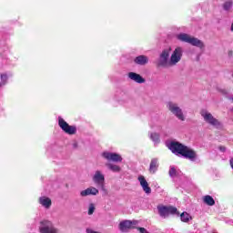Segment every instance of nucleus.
Listing matches in <instances>:
<instances>
[{
    "mask_svg": "<svg viewBox=\"0 0 233 233\" xmlns=\"http://www.w3.org/2000/svg\"><path fill=\"white\" fill-rule=\"evenodd\" d=\"M167 147L176 156H182V157L189 159V161H196L198 157L196 151L179 142L172 141L167 144Z\"/></svg>",
    "mask_w": 233,
    "mask_h": 233,
    "instance_id": "f257e3e1",
    "label": "nucleus"
},
{
    "mask_svg": "<svg viewBox=\"0 0 233 233\" xmlns=\"http://www.w3.org/2000/svg\"><path fill=\"white\" fill-rule=\"evenodd\" d=\"M177 39L182 41V43H188L189 45H192V46H197L198 48H205V44H203L201 40L191 36L188 34L180 33L177 35Z\"/></svg>",
    "mask_w": 233,
    "mask_h": 233,
    "instance_id": "f03ea898",
    "label": "nucleus"
},
{
    "mask_svg": "<svg viewBox=\"0 0 233 233\" xmlns=\"http://www.w3.org/2000/svg\"><path fill=\"white\" fill-rule=\"evenodd\" d=\"M40 233H59V228L54 226V222L50 220H42L39 226Z\"/></svg>",
    "mask_w": 233,
    "mask_h": 233,
    "instance_id": "7ed1b4c3",
    "label": "nucleus"
},
{
    "mask_svg": "<svg viewBox=\"0 0 233 233\" xmlns=\"http://www.w3.org/2000/svg\"><path fill=\"white\" fill-rule=\"evenodd\" d=\"M204 121L208 123V125H210L211 127H215V128H221V122L218 120L214 116L210 114V112L207 110H202L200 112Z\"/></svg>",
    "mask_w": 233,
    "mask_h": 233,
    "instance_id": "20e7f679",
    "label": "nucleus"
},
{
    "mask_svg": "<svg viewBox=\"0 0 233 233\" xmlns=\"http://www.w3.org/2000/svg\"><path fill=\"white\" fill-rule=\"evenodd\" d=\"M167 108L173 116H176V117H177V119H179L180 121H185V115H183V110L181 109V107H179V106H177V103L168 102Z\"/></svg>",
    "mask_w": 233,
    "mask_h": 233,
    "instance_id": "39448f33",
    "label": "nucleus"
},
{
    "mask_svg": "<svg viewBox=\"0 0 233 233\" xmlns=\"http://www.w3.org/2000/svg\"><path fill=\"white\" fill-rule=\"evenodd\" d=\"M58 126L60 128L66 133L68 134L69 136H74L77 132V127L76 126H70L63 117L58 116Z\"/></svg>",
    "mask_w": 233,
    "mask_h": 233,
    "instance_id": "423d86ee",
    "label": "nucleus"
},
{
    "mask_svg": "<svg viewBox=\"0 0 233 233\" xmlns=\"http://www.w3.org/2000/svg\"><path fill=\"white\" fill-rule=\"evenodd\" d=\"M181 57H183V47H177L172 52L171 56L169 58V66H176L179 61H181Z\"/></svg>",
    "mask_w": 233,
    "mask_h": 233,
    "instance_id": "0eeeda50",
    "label": "nucleus"
},
{
    "mask_svg": "<svg viewBox=\"0 0 233 233\" xmlns=\"http://www.w3.org/2000/svg\"><path fill=\"white\" fill-rule=\"evenodd\" d=\"M158 214L161 218H168L170 214H179L177 213V208L176 207H167V206H158L157 207Z\"/></svg>",
    "mask_w": 233,
    "mask_h": 233,
    "instance_id": "6e6552de",
    "label": "nucleus"
},
{
    "mask_svg": "<svg viewBox=\"0 0 233 233\" xmlns=\"http://www.w3.org/2000/svg\"><path fill=\"white\" fill-rule=\"evenodd\" d=\"M93 181L96 187H100L105 191V175L100 170L95 171Z\"/></svg>",
    "mask_w": 233,
    "mask_h": 233,
    "instance_id": "1a4fd4ad",
    "label": "nucleus"
},
{
    "mask_svg": "<svg viewBox=\"0 0 233 233\" xmlns=\"http://www.w3.org/2000/svg\"><path fill=\"white\" fill-rule=\"evenodd\" d=\"M170 50H172L170 47L168 49H165L160 54L158 65L160 66H170V60H168V57L170 56Z\"/></svg>",
    "mask_w": 233,
    "mask_h": 233,
    "instance_id": "9d476101",
    "label": "nucleus"
},
{
    "mask_svg": "<svg viewBox=\"0 0 233 233\" xmlns=\"http://www.w3.org/2000/svg\"><path fill=\"white\" fill-rule=\"evenodd\" d=\"M102 157L107 161H113L114 163H121V161H123V157L117 153L105 151L102 153Z\"/></svg>",
    "mask_w": 233,
    "mask_h": 233,
    "instance_id": "9b49d317",
    "label": "nucleus"
},
{
    "mask_svg": "<svg viewBox=\"0 0 233 233\" xmlns=\"http://www.w3.org/2000/svg\"><path fill=\"white\" fill-rule=\"evenodd\" d=\"M137 225V220H124L119 223L121 232H127L130 228H135Z\"/></svg>",
    "mask_w": 233,
    "mask_h": 233,
    "instance_id": "f8f14e48",
    "label": "nucleus"
},
{
    "mask_svg": "<svg viewBox=\"0 0 233 233\" xmlns=\"http://www.w3.org/2000/svg\"><path fill=\"white\" fill-rule=\"evenodd\" d=\"M97 194H99V190L94 187H87L80 192L82 198H86V196H97Z\"/></svg>",
    "mask_w": 233,
    "mask_h": 233,
    "instance_id": "ddd939ff",
    "label": "nucleus"
},
{
    "mask_svg": "<svg viewBox=\"0 0 233 233\" xmlns=\"http://www.w3.org/2000/svg\"><path fill=\"white\" fill-rule=\"evenodd\" d=\"M138 181L146 194H150L152 192V188L148 187V182L147 181V179H145V177H138Z\"/></svg>",
    "mask_w": 233,
    "mask_h": 233,
    "instance_id": "4468645a",
    "label": "nucleus"
},
{
    "mask_svg": "<svg viewBox=\"0 0 233 233\" xmlns=\"http://www.w3.org/2000/svg\"><path fill=\"white\" fill-rule=\"evenodd\" d=\"M128 77L131 81H135V83L142 84L145 83V78L141 76V75L137 74L135 72L128 73Z\"/></svg>",
    "mask_w": 233,
    "mask_h": 233,
    "instance_id": "2eb2a0df",
    "label": "nucleus"
},
{
    "mask_svg": "<svg viewBox=\"0 0 233 233\" xmlns=\"http://www.w3.org/2000/svg\"><path fill=\"white\" fill-rule=\"evenodd\" d=\"M158 168H159V160L157 158L151 159V162L149 165V173L156 174Z\"/></svg>",
    "mask_w": 233,
    "mask_h": 233,
    "instance_id": "dca6fc26",
    "label": "nucleus"
},
{
    "mask_svg": "<svg viewBox=\"0 0 233 233\" xmlns=\"http://www.w3.org/2000/svg\"><path fill=\"white\" fill-rule=\"evenodd\" d=\"M38 202L44 207V208H50V207H52V199H50V198L40 197Z\"/></svg>",
    "mask_w": 233,
    "mask_h": 233,
    "instance_id": "f3484780",
    "label": "nucleus"
},
{
    "mask_svg": "<svg viewBox=\"0 0 233 233\" xmlns=\"http://www.w3.org/2000/svg\"><path fill=\"white\" fill-rule=\"evenodd\" d=\"M135 63L137 65H141V66L147 65V63H148V57L143 55L138 56L135 58Z\"/></svg>",
    "mask_w": 233,
    "mask_h": 233,
    "instance_id": "a211bd4d",
    "label": "nucleus"
},
{
    "mask_svg": "<svg viewBox=\"0 0 233 233\" xmlns=\"http://www.w3.org/2000/svg\"><path fill=\"white\" fill-rule=\"evenodd\" d=\"M106 167L108 168V170H111V172H116V173L121 172V167H119L118 165L106 163Z\"/></svg>",
    "mask_w": 233,
    "mask_h": 233,
    "instance_id": "6ab92c4d",
    "label": "nucleus"
},
{
    "mask_svg": "<svg viewBox=\"0 0 233 233\" xmlns=\"http://www.w3.org/2000/svg\"><path fill=\"white\" fill-rule=\"evenodd\" d=\"M203 201L206 205H208V207H214V205H216V201L210 195L205 196Z\"/></svg>",
    "mask_w": 233,
    "mask_h": 233,
    "instance_id": "aec40b11",
    "label": "nucleus"
},
{
    "mask_svg": "<svg viewBox=\"0 0 233 233\" xmlns=\"http://www.w3.org/2000/svg\"><path fill=\"white\" fill-rule=\"evenodd\" d=\"M180 219L183 223H188V221H192V216L187 212H183L180 215Z\"/></svg>",
    "mask_w": 233,
    "mask_h": 233,
    "instance_id": "412c9836",
    "label": "nucleus"
},
{
    "mask_svg": "<svg viewBox=\"0 0 233 233\" xmlns=\"http://www.w3.org/2000/svg\"><path fill=\"white\" fill-rule=\"evenodd\" d=\"M223 8L228 12V10H230L232 8V0H226L223 4Z\"/></svg>",
    "mask_w": 233,
    "mask_h": 233,
    "instance_id": "4be33fe9",
    "label": "nucleus"
},
{
    "mask_svg": "<svg viewBox=\"0 0 233 233\" xmlns=\"http://www.w3.org/2000/svg\"><path fill=\"white\" fill-rule=\"evenodd\" d=\"M150 139H152L155 145H157V143H159V135H157V133H151Z\"/></svg>",
    "mask_w": 233,
    "mask_h": 233,
    "instance_id": "5701e85b",
    "label": "nucleus"
},
{
    "mask_svg": "<svg viewBox=\"0 0 233 233\" xmlns=\"http://www.w3.org/2000/svg\"><path fill=\"white\" fill-rule=\"evenodd\" d=\"M7 81H8V76L6 74H2L0 86H5V85H6Z\"/></svg>",
    "mask_w": 233,
    "mask_h": 233,
    "instance_id": "b1692460",
    "label": "nucleus"
},
{
    "mask_svg": "<svg viewBox=\"0 0 233 233\" xmlns=\"http://www.w3.org/2000/svg\"><path fill=\"white\" fill-rule=\"evenodd\" d=\"M169 176L170 177H176V176H179V173L177 172V169H176V167H170Z\"/></svg>",
    "mask_w": 233,
    "mask_h": 233,
    "instance_id": "393cba45",
    "label": "nucleus"
},
{
    "mask_svg": "<svg viewBox=\"0 0 233 233\" xmlns=\"http://www.w3.org/2000/svg\"><path fill=\"white\" fill-rule=\"evenodd\" d=\"M96 211V205L94 204H89V208H88V216H92V214H94V212Z\"/></svg>",
    "mask_w": 233,
    "mask_h": 233,
    "instance_id": "a878e982",
    "label": "nucleus"
},
{
    "mask_svg": "<svg viewBox=\"0 0 233 233\" xmlns=\"http://www.w3.org/2000/svg\"><path fill=\"white\" fill-rule=\"evenodd\" d=\"M228 98L229 99V101H231L233 103V96H230Z\"/></svg>",
    "mask_w": 233,
    "mask_h": 233,
    "instance_id": "bb28decb",
    "label": "nucleus"
},
{
    "mask_svg": "<svg viewBox=\"0 0 233 233\" xmlns=\"http://www.w3.org/2000/svg\"><path fill=\"white\" fill-rule=\"evenodd\" d=\"M220 150H221L222 152H225V147H220Z\"/></svg>",
    "mask_w": 233,
    "mask_h": 233,
    "instance_id": "cd10ccee",
    "label": "nucleus"
},
{
    "mask_svg": "<svg viewBox=\"0 0 233 233\" xmlns=\"http://www.w3.org/2000/svg\"><path fill=\"white\" fill-rule=\"evenodd\" d=\"M231 32H233V22L231 24Z\"/></svg>",
    "mask_w": 233,
    "mask_h": 233,
    "instance_id": "c85d7f7f",
    "label": "nucleus"
}]
</instances>
